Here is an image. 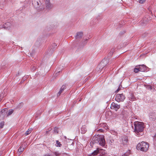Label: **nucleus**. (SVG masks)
I'll list each match as a JSON object with an SVG mask.
<instances>
[{
    "label": "nucleus",
    "instance_id": "nucleus-21",
    "mask_svg": "<svg viewBox=\"0 0 156 156\" xmlns=\"http://www.w3.org/2000/svg\"><path fill=\"white\" fill-rule=\"evenodd\" d=\"M4 125V122H2L0 123V128H3V126Z\"/></svg>",
    "mask_w": 156,
    "mask_h": 156
},
{
    "label": "nucleus",
    "instance_id": "nucleus-20",
    "mask_svg": "<svg viewBox=\"0 0 156 156\" xmlns=\"http://www.w3.org/2000/svg\"><path fill=\"white\" fill-rule=\"evenodd\" d=\"M31 131L32 129L31 128L30 129H29L27 131V132L25 133L26 135H27L28 134H29L31 132Z\"/></svg>",
    "mask_w": 156,
    "mask_h": 156
},
{
    "label": "nucleus",
    "instance_id": "nucleus-34",
    "mask_svg": "<svg viewBox=\"0 0 156 156\" xmlns=\"http://www.w3.org/2000/svg\"><path fill=\"white\" fill-rule=\"evenodd\" d=\"M112 140V141L111 140V143H112V142H113V140Z\"/></svg>",
    "mask_w": 156,
    "mask_h": 156
},
{
    "label": "nucleus",
    "instance_id": "nucleus-9",
    "mask_svg": "<svg viewBox=\"0 0 156 156\" xmlns=\"http://www.w3.org/2000/svg\"><path fill=\"white\" fill-rule=\"evenodd\" d=\"M25 147L26 145H23V144H21L18 150V154L20 155L24 151Z\"/></svg>",
    "mask_w": 156,
    "mask_h": 156
},
{
    "label": "nucleus",
    "instance_id": "nucleus-10",
    "mask_svg": "<svg viewBox=\"0 0 156 156\" xmlns=\"http://www.w3.org/2000/svg\"><path fill=\"white\" fill-rule=\"evenodd\" d=\"M67 85L65 84V85H63L62 87L60 88V90L59 92H58L57 94V96H59L60 94L63 92V90L66 89V86Z\"/></svg>",
    "mask_w": 156,
    "mask_h": 156
},
{
    "label": "nucleus",
    "instance_id": "nucleus-33",
    "mask_svg": "<svg viewBox=\"0 0 156 156\" xmlns=\"http://www.w3.org/2000/svg\"><path fill=\"white\" fill-rule=\"evenodd\" d=\"M144 34H143V37H145V35L144 36ZM145 35H146V34H145Z\"/></svg>",
    "mask_w": 156,
    "mask_h": 156
},
{
    "label": "nucleus",
    "instance_id": "nucleus-31",
    "mask_svg": "<svg viewBox=\"0 0 156 156\" xmlns=\"http://www.w3.org/2000/svg\"><path fill=\"white\" fill-rule=\"evenodd\" d=\"M120 90V88L119 87L118 89L116 90L115 92L117 93H118Z\"/></svg>",
    "mask_w": 156,
    "mask_h": 156
},
{
    "label": "nucleus",
    "instance_id": "nucleus-4",
    "mask_svg": "<svg viewBox=\"0 0 156 156\" xmlns=\"http://www.w3.org/2000/svg\"><path fill=\"white\" fill-rule=\"evenodd\" d=\"M125 96L123 94H117L115 98V100L118 102H122L125 99Z\"/></svg>",
    "mask_w": 156,
    "mask_h": 156
},
{
    "label": "nucleus",
    "instance_id": "nucleus-6",
    "mask_svg": "<svg viewBox=\"0 0 156 156\" xmlns=\"http://www.w3.org/2000/svg\"><path fill=\"white\" fill-rule=\"evenodd\" d=\"M46 9L50 10L53 7V5L50 2V0H45Z\"/></svg>",
    "mask_w": 156,
    "mask_h": 156
},
{
    "label": "nucleus",
    "instance_id": "nucleus-18",
    "mask_svg": "<svg viewBox=\"0 0 156 156\" xmlns=\"http://www.w3.org/2000/svg\"><path fill=\"white\" fill-rule=\"evenodd\" d=\"M56 143L55 144V145L56 147H61L62 146V144H61L60 142H59L58 140L56 141Z\"/></svg>",
    "mask_w": 156,
    "mask_h": 156
},
{
    "label": "nucleus",
    "instance_id": "nucleus-28",
    "mask_svg": "<svg viewBox=\"0 0 156 156\" xmlns=\"http://www.w3.org/2000/svg\"><path fill=\"white\" fill-rule=\"evenodd\" d=\"M40 4H41V2L40 1L39 2L37 1L35 2V4H37V6H38Z\"/></svg>",
    "mask_w": 156,
    "mask_h": 156
},
{
    "label": "nucleus",
    "instance_id": "nucleus-22",
    "mask_svg": "<svg viewBox=\"0 0 156 156\" xmlns=\"http://www.w3.org/2000/svg\"><path fill=\"white\" fill-rule=\"evenodd\" d=\"M58 128L57 127H55L54 129V133H58Z\"/></svg>",
    "mask_w": 156,
    "mask_h": 156
},
{
    "label": "nucleus",
    "instance_id": "nucleus-32",
    "mask_svg": "<svg viewBox=\"0 0 156 156\" xmlns=\"http://www.w3.org/2000/svg\"><path fill=\"white\" fill-rule=\"evenodd\" d=\"M44 156H51L50 155H49L48 154H45L44 155Z\"/></svg>",
    "mask_w": 156,
    "mask_h": 156
},
{
    "label": "nucleus",
    "instance_id": "nucleus-8",
    "mask_svg": "<svg viewBox=\"0 0 156 156\" xmlns=\"http://www.w3.org/2000/svg\"><path fill=\"white\" fill-rule=\"evenodd\" d=\"M149 117L151 120H155L156 119V113L154 112H151L149 115Z\"/></svg>",
    "mask_w": 156,
    "mask_h": 156
},
{
    "label": "nucleus",
    "instance_id": "nucleus-36",
    "mask_svg": "<svg viewBox=\"0 0 156 156\" xmlns=\"http://www.w3.org/2000/svg\"><path fill=\"white\" fill-rule=\"evenodd\" d=\"M1 95H1H1H0V97H1Z\"/></svg>",
    "mask_w": 156,
    "mask_h": 156
},
{
    "label": "nucleus",
    "instance_id": "nucleus-1",
    "mask_svg": "<svg viewBox=\"0 0 156 156\" xmlns=\"http://www.w3.org/2000/svg\"><path fill=\"white\" fill-rule=\"evenodd\" d=\"M134 132L136 134L138 135H143V130L144 128V124L140 122H135L134 123Z\"/></svg>",
    "mask_w": 156,
    "mask_h": 156
},
{
    "label": "nucleus",
    "instance_id": "nucleus-27",
    "mask_svg": "<svg viewBox=\"0 0 156 156\" xmlns=\"http://www.w3.org/2000/svg\"><path fill=\"white\" fill-rule=\"evenodd\" d=\"M154 145L155 148L156 149V138L154 139Z\"/></svg>",
    "mask_w": 156,
    "mask_h": 156
},
{
    "label": "nucleus",
    "instance_id": "nucleus-25",
    "mask_svg": "<svg viewBox=\"0 0 156 156\" xmlns=\"http://www.w3.org/2000/svg\"><path fill=\"white\" fill-rule=\"evenodd\" d=\"M36 69V67L34 66H33L31 68V70L32 71H34Z\"/></svg>",
    "mask_w": 156,
    "mask_h": 156
},
{
    "label": "nucleus",
    "instance_id": "nucleus-13",
    "mask_svg": "<svg viewBox=\"0 0 156 156\" xmlns=\"http://www.w3.org/2000/svg\"><path fill=\"white\" fill-rule=\"evenodd\" d=\"M11 24L10 23L8 22L5 23L3 26V27L5 29H9V27L10 26Z\"/></svg>",
    "mask_w": 156,
    "mask_h": 156
},
{
    "label": "nucleus",
    "instance_id": "nucleus-35",
    "mask_svg": "<svg viewBox=\"0 0 156 156\" xmlns=\"http://www.w3.org/2000/svg\"><path fill=\"white\" fill-rule=\"evenodd\" d=\"M54 45H55V46H56V45H57L56 44H54Z\"/></svg>",
    "mask_w": 156,
    "mask_h": 156
},
{
    "label": "nucleus",
    "instance_id": "nucleus-7",
    "mask_svg": "<svg viewBox=\"0 0 156 156\" xmlns=\"http://www.w3.org/2000/svg\"><path fill=\"white\" fill-rule=\"evenodd\" d=\"M120 108V105L114 102H112L111 106V108L112 109H114L115 111H117Z\"/></svg>",
    "mask_w": 156,
    "mask_h": 156
},
{
    "label": "nucleus",
    "instance_id": "nucleus-17",
    "mask_svg": "<svg viewBox=\"0 0 156 156\" xmlns=\"http://www.w3.org/2000/svg\"><path fill=\"white\" fill-rule=\"evenodd\" d=\"M139 71H140V69L138 66H136V68H134V72L136 73H137Z\"/></svg>",
    "mask_w": 156,
    "mask_h": 156
},
{
    "label": "nucleus",
    "instance_id": "nucleus-30",
    "mask_svg": "<svg viewBox=\"0 0 156 156\" xmlns=\"http://www.w3.org/2000/svg\"><path fill=\"white\" fill-rule=\"evenodd\" d=\"M104 63H105V61H103L102 62H101L100 64V65H102V66H105L104 65H102V64Z\"/></svg>",
    "mask_w": 156,
    "mask_h": 156
},
{
    "label": "nucleus",
    "instance_id": "nucleus-16",
    "mask_svg": "<svg viewBox=\"0 0 156 156\" xmlns=\"http://www.w3.org/2000/svg\"><path fill=\"white\" fill-rule=\"evenodd\" d=\"M129 100L132 101H135L136 99L135 97L133 95H131L129 97Z\"/></svg>",
    "mask_w": 156,
    "mask_h": 156
},
{
    "label": "nucleus",
    "instance_id": "nucleus-3",
    "mask_svg": "<svg viewBox=\"0 0 156 156\" xmlns=\"http://www.w3.org/2000/svg\"><path fill=\"white\" fill-rule=\"evenodd\" d=\"M94 140V142L93 143H98L99 144L102 146H104L105 144V142L103 136H94L92 139ZM94 141V140H93Z\"/></svg>",
    "mask_w": 156,
    "mask_h": 156
},
{
    "label": "nucleus",
    "instance_id": "nucleus-5",
    "mask_svg": "<svg viewBox=\"0 0 156 156\" xmlns=\"http://www.w3.org/2000/svg\"><path fill=\"white\" fill-rule=\"evenodd\" d=\"M7 110L8 109L7 108L3 109L1 112V115H4V116H5V114H6L7 115L6 116H7L11 115L13 112L12 109H9L8 112L7 111Z\"/></svg>",
    "mask_w": 156,
    "mask_h": 156
},
{
    "label": "nucleus",
    "instance_id": "nucleus-14",
    "mask_svg": "<svg viewBox=\"0 0 156 156\" xmlns=\"http://www.w3.org/2000/svg\"><path fill=\"white\" fill-rule=\"evenodd\" d=\"M82 133H84L87 131V129L86 127L84 126H82V127L81 128Z\"/></svg>",
    "mask_w": 156,
    "mask_h": 156
},
{
    "label": "nucleus",
    "instance_id": "nucleus-26",
    "mask_svg": "<svg viewBox=\"0 0 156 156\" xmlns=\"http://www.w3.org/2000/svg\"><path fill=\"white\" fill-rule=\"evenodd\" d=\"M145 1H146V0H140L139 1V2L140 3L142 4Z\"/></svg>",
    "mask_w": 156,
    "mask_h": 156
},
{
    "label": "nucleus",
    "instance_id": "nucleus-29",
    "mask_svg": "<svg viewBox=\"0 0 156 156\" xmlns=\"http://www.w3.org/2000/svg\"><path fill=\"white\" fill-rule=\"evenodd\" d=\"M129 154L128 153H125L122 156H128Z\"/></svg>",
    "mask_w": 156,
    "mask_h": 156
},
{
    "label": "nucleus",
    "instance_id": "nucleus-19",
    "mask_svg": "<svg viewBox=\"0 0 156 156\" xmlns=\"http://www.w3.org/2000/svg\"><path fill=\"white\" fill-rule=\"evenodd\" d=\"M114 49H112L108 53V55L109 56H111L114 53Z\"/></svg>",
    "mask_w": 156,
    "mask_h": 156
},
{
    "label": "nucleus",
    "instance_id": "nucleus-15",
    "mask_svg": "<svg viewBox=\"0 0 156 156\" xmlns=\"http://www.w3.org/2000/svg\"><path fill=\"white\" fill-rule=\"evenodd\" d=\"M98 153V151H95L92 154H90L88 156H94V155H96Z\"/></svg>",
    "mask_w": 156,
    "mask_h": 156
},
{
    "label": "nucleus",
    "instance_id": "nucleus-11",
    "mask_svg": "<svg viewBox=\"0 0 156 156\" xmlns=\"http://www.w3.org/2000/svg\"><path fill=\"white\" fill-rule=\"evenodd\" d=\"M140 71L141 72H144L146 69L147 67L144 65H140L138 66Z\"/></svg>",
    "mask_w": 156,
    "mask_h": 156
},
{
    "label": "nucleus",
    "instance_id": "nucleus-12",
    "mask_svg": "<svg viewBox=\"0 0 156 156\" xmlns=\"http://www.w3.org/2000/svg\"><path fill=\"white\" fill-rule=\"evenodd\" d=\"M83 36V34L82 32H78L77 33L76 35V39L80 38L82 37Z\"/></svg>",
    "mask_w": 156,
    "mask_h": 156
},
{
    "label": "nucleus",
    "instance_id": "nucleus-24",
    "mask_svg": "<svg viewBox=\"0 0 156 156\" xmlns=\"http://www.w3.org/2000/svg\"><path fill=\"white\" fill-rule=\"evenodd\" d=\"M143 23L145 24H146L147 23V19L145 18L143 20V21H142L141 22V23Z\"/></svg>",
    "mask_w": 156,
    "mask_h": 156
},
{
    "label": "nucleus",
    "instance_id": "nucleus-23",
    "mask_svg": "<svg viewBox=\"0 0 156 156\" xmlns=\"http://www.w3.org/2000/svg\"><path fill=\"white\" fill-rule=\"evenodd\" d=\"M55 155L56 156H59L60 154L57 152H53Z\"/></svg>",
    "mask_w": 156,
    "mask_h": 156
},
{
    "label": "nucleus",
    "instance_id": "nucleus-2",
    "mask_svg": "<svg viewBox=\"0 0 156 156\" xmlns=\"http://www.w3.org/2000/svg\"><path fill=\"white\" fill-rule=\"evenodd\" d=\"M149 144L146 142L143 141L138 144L136 148L141 151L146 152L149 148Z\"/></svg>",
    "mask_w": 156,
    "mask_h": 156
}]
</instances>
